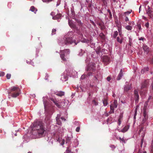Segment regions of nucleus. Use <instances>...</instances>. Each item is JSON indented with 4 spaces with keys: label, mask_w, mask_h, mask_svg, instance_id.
Masks as SVG:
<instances>
[{
    "label": "nucleus",
    "mask_w": 153,
    "mask_h": 153,
    "mask_svg": "<svg viewBox=\"0 0 153 153\" xmlns=\"http://www.w3.org/2000/svg\"><path fill=\"white\" fill-rule=\"evenodd\" d=\"M68 24L72 28H75L76 26V25L73 23L71 20H68Z\"/></svg>",
    "instance_id": "nucleus-12"
},
{
    "label": "nucleus",
    "mask_w": 153,
    "mask_h": 153,
    "mask_svg": "<svg viewBox=\"0 0 153 153\" xmlns=\"http://www.w3.org/2000/svg\"><path fill=\"white\" fill-rule=\"evenodd\" d=\"M143 48L144 52L147 54L150 51L149 48L146 45H144L143 46Z\"/></svg>",
    "instance_id": "nucleus-10"
},
{
    "label": "nucleus",
    "mask_w": 153,
    "mask_h": 153,
    "mask_svg": "<svg viewBox=\"0 0 153 153\" xmlns=\"http://www.w3.org/2000/svg\"><path fill=\"white\" fill-rule=\"evenodd\" d=\"M121 27H119L118 28V30L119 31V32H121Z\"/></svg>",
    "instance_id": "nucleus-48"
},
{
    "label": "nucleus",
    "mask_w": 153,
    "mask_h": 153,
    "mask_svg": "<svg viewBox=\"0 0 153 153\" xmlns=\"http://www.w3.org/2000/svg\"><path fill=\"white\" fill-rule=\"evenodd\" d=\"M85 78L84 75H82L81 77V79H83Z\"/></svg>",
    "instance_id": "nucleus-52"
},
{
    "label": "nucleus",
    "mask_w": 153,
    "mask_h": 153,
    "mask_svg": "<svg viewBox=\"0 0 153 153\" xmlns=\"http://www.w3.org/2000/svg\"><path fill=\"white\" fill-rule=\"evenodd\" d=\"M123 76V73H122V70L121 69L120 70V71L117 77V80H120L121 78L122 77V76Z\"/></svg>",
    "instance_id": "nucleus-13"
},
{
    "label": "nucleus",
    "mask_w": 153,
    "mask_h": 153,
    "mask_svg": "<svg viewBox=\"0 0 153 153\" xmlns=\"http://www.w3.org/2000/svg\"><path fill=\"white\" fill-rule=\"evenodd\" d=\"M118 34V33L117 31H114L113 35V36L114 38H116Z\"/></svg>",
    "instance_id": "nucleus-25"
},
{
    "label": "nucleus",
    "mask_w": 153,
    "mask_h": 153,
    "mask_svg": "<svg viewBox=\"0 0 153 153\" xmlns=\"http://www.w3.org/2000/svg\"><path fill=\"white\" fill-rule=\"evenodd\" d=\"M146 9L147 13L148 14L149 16L150 17H151L152 16V12L151 8H150L149 6H147V8Z\"/></svg>",
    "instance_id": "nucleus-6"
},
{
    "label": "nucleus",
    "mask_w": 153,
    "mask_h": 153,
    "mask_svg": "<svg viewBox=\"0 0 153 153\" xmlns=\"http://www.w3.org/2000/svg\"><path fill=\"white\" fill-rule=\"evenodd\" d=\"M129 42L130 45H131V43L132 39L130 37H129Z\"/></svg>",
    "instance_id": "nucleus-40"
},
{
    "label": "nucleus",
    "mask_w": 153,
    "mask_h": 153,
    "mask_svg": "<svg viewBox=\"0 0 153 153\" xmlns=\"http://www.w3.org/2000/svg\"><path fill=\"white\" fill-rule=\"evenodd\" d=\"M147 102H146V103H145V106H144V109H146V107H147Z\"/></svg>",
    "instance_id": "nucleus-41"
},
{
    "label": "nucleus",
    "mask_w": 153,
    "mask_h": 153,
    "mask_svg": "<svg viewBox=\"0 0 153 153\" xmlns=\"http://www.w3.org/2000/svg\"><path fill=\"white\" fill-rule=\"evenodd\" d=\"M107 11L108 12V13H109L110 15V16H112L111 13V12L110 10H109L108 9L107 10Z\"/></svg>",
    "instance_id": "nucleus-42"
},
{
    "label": "nucleus",
    "mask_w": 153,
    "mask_h": 153,
    "mask_svg": "<svg viewBox=\"0 0 153 153\" xmlns=\"http://www.w3.org/2000/svg\"><path fill=\"white\" fill-rule=\"evenodd\" d=\"M20 94V91H17L14 92L12 94V97H16L18 96Z\"/></svg>",
    "instance_id": "nucleus-15"
},
{
    "label": "nucleus",
    "mask_w": 153,
    "mask_h": 153,
    "mask_svg": "<svg viewBox=\"0 0 153 153\" xmlns=\"http://www.w3.org/2000/svg\"><path fill=\"white\" fill-rule=\"evenodd\" d=\"M70 152V151L68 149H67L65 153H69Z\"/></svg>",
    "instance_id": "nucleus-47"
},
{
    "label": "nucleus",
    "mask_w": 153,
    "mask_h": 153,
    "mask_svg": "<svg viewBox=\"0 0 153 153\" xmlns=\"http://www.w3.org/2000/svg\"><path fill=\"white\" fill-rule=\"evenodd\" d=\"M64 143H65V140H63L62 141V143H61V145H63V144H64Z\"/></svg>",
    "instance_id": "nucleus-54"
},
{
    "label": "nucleus",
    "mask_w": 153,
    "mask_h": 153,
    "mask_svg": "<svg viewBox=\"0 0 153 153\" xmlns=\"http://www.w3.org/2000/svg\"><path fill=\"white\" fill-rule=\"evenodd\" d=\"M56 29H53L52 30V35L55 34L56 33Z\"/></svg>",
    "instance_id": "nucleus-32"
},
{
    "label": "nucleus",
    "mask_w": 153,
    "mask_h": 153,
    "mask_svg": "<svg viewBox=\"0 0 153 153\" xmlns=\"http://www.w3.org/2000/svg\"><path fill=\"white\" fill-rule=\"evenodd\" d=\"M68 76L66 75H62L61 78V80L62 81H66L68 80Z\"/></svg>",
    "instance_id": "nucleus-14"
},
{
    "label": "nucleus",
    "mask_w": 153,
    "mask_h": 153,
    "mask_svg": "<svg viewBox=\"0 0 153 153\" xmlns=\"http://www.w3.org/2000/svg\"><path fill=\"white\" fill-rule=\"evenodd\" d=\"M78 34L79 35V38H80L81 39L82 38L83 36V35L82 33H79Z\"/></svg>",
    "instance_id": "nucleus-37"
},
{
    "label": "nucleus",
    "mask_w": 153,
    "mask_h": 153,
    "mask_svg": "<svg viewBox=\"0 0 153 153\" xmlns=\"http://www.w3.org/2000/svg\"><path fill=\"white\" fill-rule=\"evenodd\" d=\"M72 137L71 136V137H67L66 138V143H68L70 142L71 141V139L72 138Z\"/></svg>",
    "instance_id": "nucleus-18"
},
{
    "label": "nucleus",
    "mask_w": 153,
    "mask_h": 153,
    "mask_svg": "<svg viewBox=\"0 0 153 153\" xmlns=\"http://www.w3.org/2000/svg\"><path fill=\"white\" fill-rule=\"evenodd\" d=\"M151 147L152 148L151 151L153 152V139L152 141V144L151 146Z\"/></svg>",
    "instance_id": "nucleus-35"
},
{
    "label": "nucleus",
    "mask_w": 153,
    "mask_h": 153,
    "mask_svg": "<svg viewBox=\"0 0 153 153\" xmlns=\"http://www.w3.org/2000/svg\"><path fill=\"white\" fill-rule=\"evenodd\" d=\"M61 119L62 120H64V121H65L66 120V119H65V118H64L63 117H61Z\"/></svg>",
    "instance_id": "nucleus-53"
},
{
    "label": "nucleus",
    "mask_w": 153,
    "mask_h": 153,
    "mask_svg": "<svg viewBox=\"0 0 153 153\" xmlns=\"http://www.w3.org/2000/svg\"><path fill=\"white\" fill-rule=\"evenodd\" d=\"M64 93L63 91H59L57 92L56 94V95L59 96H62L64 95Z\"/></svg>",
    "instance_id": "nucleus-22"
},
{
    "label": "nucleus",
    "mask_w": 153,
    "mask_h": 153,
    "mask_svg": "<svg viewBox=\"0 0 153 153\" xmlns=\"http://www.w3.org/2000/svg\"><path fill=\"white\" fill-rule=\"evenodd\" d=\"M131 88V86H126L124 87V90L125 91H127L130 90Z\"/></svg>",
    "instance_id": "nucleus-23"
},
{
    "label": "nucleus",
    "mask_w": 153,
    "mask_h": 153,
    "mask_svg": "<svg viewBox=\"0 0 153 153\" xmlns=\"http://www.w3.org/2000/svg\"><path fill=\"white\" fill-rule=\"evenodd\" d=\"M143 153H146V151H144L143 152Z\"/></svg>",
    "instance_id": "nucleus-63"
},
{
    "label": "nucleus",
    "mask_w": 153,
    "mask_h": 153,
    "mask_svg": "<svg viewBox=\"0 0 153 153\" xmlns=\"http://www.w3.org/2000/svg\"><path fill=\"white\" fill-rule=\"evenodd\" d=\"M129 128V127L128 126H126L121 130V131L123 132H125L127 131Z\"/></svg>",
    "instance_id": "nucleus-19"
},
{
    "label": "nucleus",
    "mask_w": 153,
    "mask_h": 153,
    "mask_svg": "<svg viewBox=\"0 0 153 153\" xmlns=\"http://www.w3.org/2000/svg\"><path fill=\"white\" fill-rule=\"evenodd\" d=\"M119 32V35L120 36V37H123V35L122 34V32Z\"/></svg>",
    "instance_id": "nucleus-39"
},
{
    "label": "nucleus",
    "mask_w": 153,
    "mask_h": 153,
    "mask_svg": "<svg viewBox=\"0 0 153 153\" xmlns=\"http://www.w3.org/2000/svg\"><path fill=\"white\" fill-rule=\"evenodd\" d=\"M79 129H80V128L79 127H77L76 128V131H77V132H79Z\"/></svg>",
    "instance_id": "nucleus-44"
},
{
    "label": "nucleus",
    "mask_w": 153,
    "mask_h": 153,
    "mask_svg": "<svg viewBox=\"0 0 153 153\" xmlns=\"http://www.w3.org/2000/svg\"><path fill=\"white\" fill-rule=\"evenodd\" d=\"M134 94L136 100H138L139 99V96L137 90H135L134 91Z\"/></svg>",
    "instance_id": "nucleus-16"
},
{
    "label": "nucleus",
    "mask_w": 153,
    "mask_h": 153,
    "mask_svg": "<svg viewBox=\"0 0 153 153\" xmlns=\"http://www.w3.org/2000/svg\"><path fill=\"white\" fill-rule=\"evenodd\" d=\"M44 2H49L53 0H42Z\"/></svg>",
    "instance_id": "nucleus-36"
},
{
    "label": "nucleus",
    "mask_w": 153,
    "mask_h": 153,
    "mask_svg": "<svg viewBox=\"0 0 153 153\" xmlns=\"http://www.w3.org/2000/svg\"><path fill=\"white\" fill-rule=\"evenodd\" d=\"M103 103L104 106H106L108 104L107 100L106 99H104L103 100Z\"/></svg>",
    "instance_id": "nucleus-24"
},
{
    "label": "nucleus",
    "mask_w": 153,
    "mask_h": 153,
    "mask_svg": "<svg viewBox=\"0 0 153 153\" xmlns=\"http://www.w3.org/2000/svg\"><path fill=\"white\" fill-rule=\"evenodd\" d=\"M60 57L62 60L64 61L66 60V59L65 58L64 56L68 54H69L70 53L69 50L66 49L64 50H62L60 52Z\"/></svg>",
    "instance_id": "nucleus-2"
},
{
    "label": "nucleus",
    "mask_w": 153,
    "mask_h": 153,
    "mask_svg": "<svg viewBox=\"0 0 153 153\" xmlns=\"http://www.w3.org/2000/svg\"><path fill=\"white\" fill-rule=\"evenodd\" d=\"M126 28L128 30H130L132 29V27L129 25H127L126 27Z\"/></svg>",
    "instance_id": "nucleus-26"
},
{
    "label": "nucleus",
    "mask_w": 153,
    "mask_h": 153,
    "mask_svg": "<svg viewBox=\"0 0 153 153\" xmlns=\"http://www.w3.org/2000/svg\"><path fill=\"white\" fill-rule=\"evenodd\" d=\"M92 103L93 105H98V103L96 102L95 100H93L92 101Z\"/></svg>",
    "instance_id": "nucleus-30"
},
{
    "label": "nucleus",
    "mask_w": 153,
    "mask_h": 153,
    "mask_svg": "<svg viewBox=\"0 0 153 153\" xmlns=\"http://www.w3.org/2000/svg\"><path fill=\"white\" fill-rule=\"evenodd\" d=\"M143 37H140V38L139 39V40H143Z\"/></svg>",
    "instance_id": "nucleus-55"
},
{
    "label": "nucleus",
    "mask_w": 153,
    "mask_h": 153,
    "mask_svg": "<svg viewBox=\"0 0 153 153\" xmlns=\"http://www.w3.org/2000/svg\"><path fill=\"white\" fill-rule=\"evenodd\" d=\"M149 26V23L148 22H147L145 24V26L147 28H148Z\"/></svg>",
    "instance_id": "nucleus-43"
},
{
    "label": "nucleus",
    "mask_w": 153,
    "mask_h": 153,
    "mask_svg": "<svg viewBox=\"0 0 153 153\" xmlns=\"http://www.w3.org/2000/svg\"><path fill=\"white\" fill-rule=\"evenodd\" d=\"M111 1H112V3H113L114 4H116L118 2L119 0H111Z\"/></svg>",
    "instance_id": "nucleus-29"
},
{
    "label": "nucleus",
    "mask_w": 153,
    "mask_h": 153,
    "mask_svg": "<svg viewBox=\"0 0 153 153\" xmlns=\"http://www.w3.org/2000/svg\"><path fill=\"white\" fill-rule=\"evenodd\" d=\"M118 122H119V123H118L119 125H120L121 124V121H120V120H119Z\"/></svg>",
    "instance_id": "nucleus-56"
},
{
    "label": "nucleus",
    "mask_w": 153,
    "mask_h": 153,
    "mask_svg": "<svg viewBox=\"0 0 153 153\" xmlns=\"http://www.w3.org/2000/svg\"><path fill=\"white\" fill-rule=\"evenodd\" d=\"M118 105V103L117 101L115 100L114 101L113 103L110 105L111 110H112V112H114V108H116L117 107Z\"/></svg>",
    "instance_id": "nucleus-4"
},
{
    "label": "nucleus",
    "mask_w": 153,
    "mask_h": 153,
    "mask_svg": "<svg viewBox=\"0 0 153 153\" xmlns=\"http://www.w3.org/2000/svg\"><path fill=\"white\" fill-rule=\"evenodd\" d=\"M117 42H119L120 44L122 43L123 42V37H120V38L119 37H117Z\"/></svg>",
    "instance_id": "nucleus-17"
},
{
    "label": "nucleus",
    "mask_w": 153,
    "mask_h": 153,
    "mask_svg": "<svg viewBox=\"0 0 153 153\" xmlns=\"http://www.w3.org/2000/svg\"><path fill=\"white\" fill-rule=\"evenodd\" d=\"M61 114H57L56 117V120L57 122V124L59 125H61L62 124L61 122L60 121Z\"/></svg>",
    "instance_id": "nucleus-8"
},
{
    "label": "nucleus",
    "mask_w": 153,
    "mask_h": 153,
    "mask_svg": "<svg viewBox=\"0 0 153 153\" xmlns=\"http://www.w3.org/2000/svg\"><path fill=\"white\" fill-rule=\"evenodd\" d=\"M131 13V12H130L129 11H128V12H127L125 13H128V14H129L130 13Z\"/></svg>",
    "instance_id": "nucleus-58"
},
{
    "label": "nucleus",
    "mask_w": 153,
    "mask_h": 153,
    "mask_svg": "<svg viewBox=\"0 0 153 153\" xmlns=\"http://www.w3.org/2000/svg\"><path fill=\"white\" fill-rule=\"evenodd\" d=\"M43 103L44 106V107L45 108L46 106L47 105V102L46 100V99H47V98L45 97H43Z\"/></svg>",
    "instance_id": "nucleus-21"
},
{
    "label": "nucleus",
    "mask_w": 153,
    "mask_h": 153,
    "mask_svg": "<svg viewBox=\"0 0 153 153\" xmlns=\"http://www.w3.org/2000/svg\"><path fill=\"white\" fill-rule=\"evenodd\" d=\"M73 34V33L72 32H69L68 33V36H71Z\"/></svg>",
    "instance_id": "nucleus-38"
},
{
    "label": "nucleus",
    "mask_w": 153,
    "mask_h": 153,
    "mask_svg": "<svg viewBox=\"0 0 153 153\" xmlns=\"http://www.w3.org/2000/svg\"><path fill=\"white\" fill-rule=\"evenodd\" d=\"M51 100L58 108H60L61 107V105L60 104V101L52 98Z\"/></svg>",
    "instance_id": "nucleus-5"
},
{
    "label": "nucleus",
    "mask_w": 153,
    "mask_h": 153,
    "mask_svg": "<svg viewBox=\"0 0 153 153\" xmlns=\"http://www.w3.org/2000/svg\"><path fill=\"white\" fill-rule=\"evenodd\" d=\"M138 107H139V106H136L135 109L134 111V115H137V109L138 108Z\"/></svg>",
    "instance_id": "nucleus-27"
},
{
    "label": "nucleus",
    "mask_w": 153,
    "mask_h": 153,
    "mask_svg": "<svg viewBox=\"0 0 153 153\" xmlns=\"http://www.w3.org/2000/svg\"><path fill=\"white\" fill-rule=\"evenodd\" d=\"M125 20L126 22L128 21L129 19H128V17H126L125 19Z\"/></svg>",
    "instance_id": "nucleus-49"
},
{
    "label": "nucleus",
    "mask_w": 153,
    "mask_h": 153,
    "mask_svg": "<svg viewBox=\"0 0 153 153\" xmlns=\"http://www.w3.org/2000/svg\"><path fill=\"white\" fill-rule=\"evenodd\" d=\"M5 73L2 71L0 72V76H3L4 75Z\"/></svg>",
    "instance_id": "nucleus-33"
},
{
    "label": "nucleus",
    "mask_w": 153,
    "mask_h": 153,
    "mask_svg": "<svg viewBox=\"0 0 153 153\" xmlns=\"http://www.w3.org/2000/svg\"><path fill=\"white\" fill-rule=\"evenodd\" d=\"M51 15L53 16L52 18L53 19H57L59 18L60 17L59 15H57L55 16H53L54 15V13L53 12H52L51 13Z\"/></svg>",
    "instance_id": "nucleus-11"
},
{
    "label": "nucleus",
    "mask_w": 153,
    "mask_h": 153,
    "mask_svg": "<svg viewBox=\"0 0 153 153\" xmlns=\"http://www.w3.org/2000/svg\"><path fill=\"white\" fill-rule=\"evenodd\" d=\"M111 79V78L110 77L108 76L107 78V80L108 81H109Z\"/></svg>",
    "instance_id": "nucleus-46"
},
{
    "label": "nucleus",
    "mask_w": 153,
    "mask_h": 153,
    "mask_svg": "<svg viewBox=\"0 0 153 153\" xmlns=\"http://www.w3.org/2000/svg\"><path fill=\"white\" fill-rule=\"evenodd\" d=\"M100 36L103 39L105 38V35L102 33H101L100 34Z\"/></svg>",
    "instance_id": "nucleus-28"
},
{
    "label": "nucleus",
    "mask_w": 153,
    "mask_h": 153,
    "mask_svg": "<svg viewBox=\"0 0 153 153\" xmlns=\"http://www.w3.org/2000/svg\"><path fill=\"white\" fill-rule=\"evenodd\" d=\"M48 74H46V76H45V80H48Z\"/></svg>",
    "instance_id": "nucleus-45"
},
{
    "label": "nucleus",
    "mask_w": 153,
    "mask_h": 153,
    "mask_svg": "<svg viewBox=\"0 0 153 153\" xmlns=\"http://www.w3.org/2000/svg\"><path fill=\"white\" fill-rule=\"evenodd\" d=\"M119 139L120 140L121 142H122L124 143H125V141L124 140V139L123 138H122L120 137Z\"/></svg>",
    "instance_id": "nucleus-31"
},
{
    "label": "nucleus",
    "mask_w": 153,
    "mask_h": 153,
    "mask_svg": "<svg viewBox=\"0 0 153 153\" xmlns=\"http://www.w3.org/2000/svg\"><path fill=\"white\" fill-rule=\"evenodd\" d=\"M96 52H97V53L98 54V53H99L100 51H97Z\"/></svg>",
    "instance_id": "nucleus-61"
},
{
    "label": "nucleus",
    "mask_w": 153,
    "mask_h": 153,
    "mask_svg": "<svg viewBox=\"0 0 153 153\" xmlns=\"http://www.w3.org/2000/svg\"><path fill=\"white\" fill-rule=\"evenodd\" d=\"M27 153H31V152H29Z\"/></svg>",
    "instance_id": "nucleus-64"
},
{
    "label": "nucleus",
    "mask_w": 153,
    "mask_h": 153,
    "mask_svg": "<svg viewBox=\"0 0 153 153\" xmlns=\"http://www.w3.org/2000/svg\"><path fill=\"white\" fill-rule=\"evenodd\" d=\"M30 10L34 12V13H36L37 11V10L33 6H32L30 7Z\"/></svg>",
    "instance_id": "nucleus-20"
},
{
    "label": "nucleus",
    "mask_w": 153,
    "mask_h": 153,
    "mask_svg": "<svg viewBox=\"0 0 153 153\" xmlns=\"http://www.w3.org/2000/svg\"><path fill=\"white\" fill-rule=\"evenodd\" d=\"M136 115H134V119H135L136 118Z\"/></svg>",
    "instance_id": "nucleus-60"
},
{
    "label": "nucleus",
    "mask_w": 153,
    "mask_h": 153,
    "mask_svg": "<svg viewBox=\"0 0 153 153\" xmlns=\"http://www.w3.org/2000/svg\"><path fill=\"white\" fill-rule=\"evenodd\" d=\"M10 90L11 91H14L15 92L20 91V89L18 87L15 86L11 87L10 88Z\"/></svg>",
    "instance_id": "nucleus-9"
},
{
    "label": "nucleus",
    "mask_w": 153,
    "mask_h": 153,
    "mask_svg": "<svg viewBox=\"0 0 153 153\" xmlns=\"http://www.w3.org/2000/svg\"><path fill=\"white\" fill-rule=\"evenodd\" d=\"M33 134H36L37 138L40 137L44 134L45 130L42 124L39 122H34L31 125Z\"/></svg>",
    "instance_id": "nucleus-1"
},
{
    "label": "nucleus",
    "mask_w": 153,
    "mask_h": 153,
    "mask_svg": "<svg viewBox=\"0 0 153 153\" xmlns=\"http://www.w3.org/2000/svg\"><path fill=\"white\" fill-rule=\"evenodd\" d=\"M74 43L75 45L77 44L78 42H76L74 40H72L71 39V38L70 37H65V40L64 42V44L68 45L72 44Z\"/></svg>",
    "instance_id": "nucleus-3"
},
{
    "label": "nucleus",
    "mask_w": 153,
    "mask_h": 153,
    "mask_svg": "<svg viewBox=\"0 0 153 153\" xmlns=\"http://www.w3.org/2000/svg\"><path fill=\"white\" fill-rule=\"evenodd\" d=\"M111 147L113 149H114V148H115V147L113 145H111Z\"/></svg>",
    "instance_id": "nucleus-50"
},
{
    "label": "nucleus",
    "mask_w": 153,
    "mask_h": 153,
    "mask_svg": "<svg viewBox=\"0 0 153 153\" xmlns=\"http://www.w3.org/2000/svg\"><path fill=\"white\" fill-rule=\"evenodd\" d=\"M62 128V131H61V130H59V131L60 132H64L65 131V129H64L63 128Z\"/></svg>",
    "instance_id": "nucleus-51"
},
{
    "label": "nucleus",
    "mask_w": 153,
    "mask_h": 153,
    "mask_svg": "<svg viewBox=\"0 0 153 153\" xmlns=\"http://www.w3.org/2000/svg\"><path fill=\"white\" fill-rule=\"evenodd\" d=\"M145 129L143 127H142L139 131V134L141 136L143 137L145 136Z\"/></svg>",
    "instance_id": "nucleus-7"
},
{
    "label": "nucleus",
    "mask_w": 153,
    "mask_h": 153,
    "mask_svg": "<svg viewBox=\"0 0 153 153\" xmlns=\"http://www.w3.org/2000/svg\"><path fill=\"white\" fill-rule=\"evenodd\" d=\"M88 41V40H86L85 41H84V42H87Z\"/></svg>",
    "instance_id": "nucleus-62"
},
{
    "label": "nucleus",
    "mask_w": 153,
    "mask_h": 153,
    "mask_svg": "<svg viewBox=\"0 0 153 153\" xmlns=\"http://www.w3.org/2000/svg\"><path fill=\"white\" fill-rule=\"evenodd\" d=\"M144 72V70L143 69H142L141 71V72L142 73H143Z\"/></svg>",
    "instance_id": "nucleus-57"
},
{
    "label": "nucleus",
    "mask_w": 153,
    "mask_h": 153,
    "mask_svg": "<svg viewBox=\"0 0 153 153\" xmlns=\"http://www.w3.org/2000/svg\"><path fill=\"white\" fill-rule=\"evenodd\" d=\"M11 75L10 74H7L6 75V77L7 79H9L10 78Z\"/></svg>",
    "instance_id": "nucleus-34"
},
{
    "label": "nucleus",
    "mask_w": 153,
    "mask_h": 153,
    "mask_svg": "<svg viewBox=\"0 0 153 153\" xmlns=\"http://www.w3.org/2000/svg\"><path fill=\"white\" fill-rule=\"evenodd\" d=\"M145 87V85L144 86H143V85H142L141 86V88H143L144 87Z\"/></svg>",
    "instance_id": "nucleus-59"
}]
</instances>
